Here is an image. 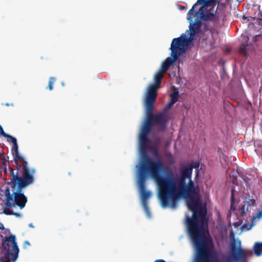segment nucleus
I'll return each instance as SVG.
<instances>
[{"mask_svg":"<svg viewBox=\"0 0 262 262\" xmlns=\"http://www.w3.org/2000/svg\"><path fill=\"white\" fill-rule=\"evenodd\" d=\"M14 157V162H19L21 163L24 164H28V162L25 160V159L19 155V152H16V154H13Z\"/></svg>","mask_w":262,"mask_h":262,"instance_id":"22","label":"nucleus"},{"mask_svg":"<svg viewBox=\"0 0 262 262\" xmlns=\"http://www.w3.org/2000/svg\"><path fill=\"white\" fill-rule=\"evenodd\" d=\"M56 81V78L53 77H51L49 78V81L48 83V89L50 91H52L53 89V85Z\"/></svg>","mask_w":262,"mask_h":262,"instance_id":"27","label":"nucleus"},{"mask_svg":"<svg viewBox=\"0 0 262 262\" xmlns=\"http://www.w3.org/2000/svg\"><path fill=\"white\" fill-rule=\"evenodd\" d=\"M34 181H21L19 183L17 184L14 187L11 188L13 192V206H17L20 209L25 207L28 199L24 194L23 189L33 184Z\"/></svg>","mask_w":262,"mask_h":262,"instance_id":"6","label":"nucleus"},{"mask_svg":"<svg viewBox=\"0 0 262 262\" xmlns=\"http://www.w3.org/2000/svg\"><path fill=\"white\" fill-rule=\"evenodd\" d=\"M0 229H1V230H4L5 229V227H4L3 223H2L1 222H0Z\"/></svg>","mask_w":262,"mask_h":262,"instance_id":"39","label":"nucleus"},{"mask_svg":"<svg viewBox=\"0 0 262 262\" xmlns=\"http://www.w3.org/2000/svg\"><path fill=\"white\" fill-rule=\"evenodd\" d=\"M188 208L192 212L191 217L186 215V225L188 234L195 248L196 256L193 262H221L212 254L214 247L212 241L205 235L204 224L206 212H204L199 202L198 194L188 195ZM233 238L230 244L231 254L227 256L224 262H247L246 250L241 247V242Z\"/></svg>","mask_w":262,"mask_h":262,"instance_id":"1","label":"nucleus"},{"mask_svg":"<svg viewBox=\"0 0 262 262\" xmlns=\"http://www.w3.org/2000/svg\"><path fill=\"white\" fill-rule=\"evenodd\" d=\"M30 246V244L28 241H25L23 244V248L24 249H27L29 246Z\"/></svg>","mask_w":262,"mask_h":262,"instance_id":"37","label":"nucleus"},{"mask_svg":"<svg viewBox=\"0 0 262 262\" xmlns=\"http://www.w3.org/2000/svg\"><path fill=\"white\" fill-rule=\"evenodd\" d=\"M9 169L10 171V181L8 182L7 184L10 186L11 188L14 187L17 184L19 183L21 181H24L22 176L17 171L14 172V169L11 167H9Z\"/></svg>","mask_w":262,"mask_h":262,"instance_id":"12","label":"nucleus"},{"mask_svg":"<svg viewBox=\"0 0 262 262\" xmlns=\"http://www.w3.org/2000/svg\"><path fill=\"white\" fill-rule=\"evenodd\" d=\"M147 150H150L155 157H158L159 156V151L157 147H151L147 145L146 151Z\"/></svg>","mask_w":262,"mask_h":262,"instance_id":"25","label":"nucleus"},{"mask_svg":"<svg viewBox=\"0 0 262 262\" xmlns=\"http://www.w3.org/2000/svg\"><path fill=\"white\" fill-rule=\"evenodd\" d=\"M3 137L8 138L7 141L8 142H11L13 143V139H15L14 137L11 136V135H8L6 134V136H4Z\"/></svg>","mask_w":262,"mask_h":262,"instance_id":"34","label":"nucleus"},{"mask_svg":"<svg viewBox=\"0 0 262 262\" xmlns=\"http://www.w3.org/2000/svg\"><path fill=\"white\" fill-rule=\"evenodd\" d=\"M230 178L231 179L232 183L236 185H238L237 176L236 175H229Z\"/></svg>","mask_w":262,"mask_h":262,"instance_id":"30","label":"nucleus"},{"mask_svg":"<svg viewBox=\"0 0 262 262\" xmlns=\"http://www.w3.org/2000/svg\"><path fill=\"white\" fill-rule=\"evenodd\" d=\"M5 194L6 196V206L8 207H12L13 206V204L11 202L12 201L13 193H11L9 187L6 188Z\"/></svg>","mask_w":262,"mask_h":262,"instance_id":"15","label":"nucleus"},{"mask_svg":"<svg viewBox=\"0 0 262 262\" xmlns=\"http://www.w3.org/2000/svg\"><path fill=\"white\" fill-rule=\"evenodd\" d=\"M247 45L248 44L246 45L245 43H243L239 47V51L244 56H246L247 55V53L246 52Z\"/></svg>","mask_w":262,"mask_h":262,"instance_id":"26","label":"nucleus"},{"mask_svg":"<svg viewBox=\"0 0 262 262\" xmlns=\"http://www.w3.org/2000/svg\"><path fill=\"white\" fill-rule=\"evenodd\" d=\"M255 19V17H252V20H254Z\"/></svg>","mask_w":262,"mask_h":262,"instance_id":"43","label":"nucleus"},{"mask_svg":"<svg viewBox=\"0 0 262 262\" xmlns=\"http://www.w3.org/2000/svg\"><path fill=\"white\" fill-rule=\"evenodd\" d=\"M218 4H214L211 7L205 9V10L202 11H196L194 14L199 18L200 20L203 21H210L213 25V27L207 28V30L212 31L214 29V26L219 24L220 20L219 14L217 12Z\"/></svg>","mask_w":262,"mask_h":262,"instance_id":"7","label":"nucleus"},{"mask_svg":"<svg viewBox=\"0 0 262 262\" xmlns=\"http://www.w3.org/2000/svg\"><path fill=\"white\" fill-rule=\"evenodd\" d=\"M12 154H16L18 152V145L17 143V140L16 139H13V148L12 149Z\"/></svg>","mask_w":262,"mask_h":262,"instance_id":"28","label":"nucleus"},{"mask_svg":"<svg viewBox=\"0 0 262 262\" xmlns=\"http://www.w3.org/2000/svg\"><path fill=\"white\" fill-rule=\"evenodd\" d=\"M11 207H8L6 206V208H5L3 213L7 215H14L16 217H20V214L17 212H15L13 210L10 209Z\"/></svg>","mask_w":262,"mask_h":262,"instance_id":"24","label":"nucleus"},{"mask_svg":"<svg viewBox=\"0 0 262 262\" xmlns=\"http://www.w3.org/2000/svg\"><path fill=\"white\" fill-rule=\"evenodd\" d=\"M243 179V181H244L245 184L246 185L247 187H250V185L249 184V179L246 177V176H244V175H239Z\"/></svg>","mask_w":262,"mask_h":262,"instance_id":"32","label":"nucleus"},{"mask_svg":"<svg viewBox=\"0 0 262 262\" xmlns=\"http://www.w3.org/2000/svg\"><path fill=\"white\" fill-rule=\"evenodd\" d=\"M146 111V118L144 122L153 124L154 125V120L155 115L153 113L154 106H145Z\"/></svg>","mask_w":262,"mask_h":262,"instance_id":"14","label":"nucleus"},{"mask_svg":"<svg viewBox=\"0 0 262 262\" xmlns=\"http://www.w3.org/2000/svg\"><path fill=\"white\" fill-rule=\"evenodd\" d=\"M243 18H244V19H247V17H246L245 16H244V17H243Z\"/></svg>","mask_w":262,"mask_h":262,"instance_id":"44","label":"nucleus"},{"mask_svg":"<svg viewBox=\"0 0 262 262\" xmlns=\"http://www.w3.org/2000/svg\"><path fill=\"white\" fill-rule=\"evenodd\" d=\"M163 74L164 73L160 71L157 72L154 76L155 83H152L150 85H154L156 88H159L162 79L163 77Z\"/></svg>","mask_w":262,"mask_h":262,"instance_id":"16","label":"nucleus"},{"mask_svg":"<svg viewBox=\"0 0 262 262\" xmlns=\"http://www.w3.org/2000/svg\"><path fill=\"white\" fill-rule=\"evenodd\" d=\"M247 253H250V254H252V251H250V250L247 251Z\"/></svg>","mask_w":262,"mask_h":262,"instance_id":"41","label":"nucleus"},{"mask_svg":"<svg viewBox=\"0 0 262 262\" xmlns=\"http://www.w3.org/2000/svg\"><path fill=\"white\" fill-rule=\"evenodd\" d=\"M179 92L177 90H175L173 92L170 94V101L176 103L179 99Z\"/></svg>","mask_w":262,"mask_h":262,"instance_id":"23","label":"nucleus"},{"mask_svg":"<svg viewBox=\"0 0 262 262\" xmlns=\"http://www.w3.org/2000/svg\"><path fill=\"white\" fill-rule=\"evenodd\" d=\"M29 226H30V227H33V226L32 224H29Z\"/></svg>","mask_w":262,"mask_h":262,"instance_id":"42","label":"nucleus"},{"mask_svg":"<svg viewBox=\"0 0 262 262\" xmlns=\"http://www.w3.org/2000/svg\"><path fill=\"white\" fill-rule=\"evenodd\" d=\"M2 246L3 256L1 258V262L14 261L19 253L15 235L11 234L9 236H5L2 242Z\"/></svg>","mask_w":262,"mask_h":262,"instance_id":"4","label":"nucleus"},{"mask_svg":"<svg viewBox=\"0 0 262 262\" xmlns=\"http://www.w3.org/2000/svg\"><path fill=\"white\" fill-rule=\"evenodd\" d=\"M234 191H235V189L234 188H232V190H231V204H233L234 202V200H235V198H234Z\"/></svg>","mask_w":262,"mask_h":262,"instance_id":"33","label":"nucleus"},{"mask_svg":"<svg viewBox=\"0 0 262 262\" xmlns=\"http://www.w3.org/2000/svg\"><path fill=\"white\" fill-rule=\"evenodd\" d=\"M6 105L7 106H9V105L8 103H6Z\"/></svg>","mask_w":262,"mask_h":262,"instance_id":"45","label":"nucleus"},{"mask_svg":"<svg viewBox=\"0 0 262 262\" xmlns=\"http://www.w3.org/2000/svg\"><path fill=\"white\" fill-rule=\"evenodd\" d=\"M220 0H206L203 5H202L198 11L205 10V9L213 6L214 4H219Z\"/></svg>","mask_w":262,"mask_h":262,"instance_id":"19","label":"nucleus"},{"mask_svg":"<svg viewBox=\"0 0 262 262\" xmlns=\"http://www.w3.org/2000/svg\"><path fill=\"white\" fill-rule=\"evenodd\" d=\"M14 162L16 170L22 176L24 179V181H34V175L35 171L34 168H30L28 164L21 163L22 165H20L18 161Z\"/></svg>","mask_w":262,"mask_h":262,"instance_id":"9","label":"nucleus"},{"mask_svg":"<svg viewBox=\"0 0 262 262\" xmlns=\"http://www.w3.org/2000/svg\"><path fill=\"white\" fill-rule=\"evenodd\" d=\"M157 165H154V167L151 165L150 162L140 163L138 168V184L140 191H141L142 199V203H147V200L151 195L150 191H146L145 182L147 178L150 176L156 182L159 188L158 196L161 201V206L165 208L168 206L170 207V204L164 205L160 195V187L158 184L159 179L161 177H165L160 175V172L163 171L164 165L163 163L158 160L157 161Z\"/></svg>","mask_w":262,"mask_h":262,"instance_id":"3","label":"nucleus"},{"mask_svg":"<svg viewBox=\"0 0 262 262\" xmlns=\"http://www.w3.org/2000/svg\"><path fill=\"white\" fill-rule=\"evenodd\" d=\"M200 164L198 162H192L190 164H189L188 166L184 167L182 168L180 172H184L186 171L190 172L191 175H192V170L193 168H198L199 167Z\"/></svg>","mask_w":262,"mask_h":262,"instance_id":"20","label":"nucleus"},{"mask_svg":"<svg viewBox=\"0 0 262 262\" xmlns=\"http://www.w3.org/2000/svg\"><path fill=\"white\" fill-rule=\"evenodd\" d=\"M193 15L191 16V19H189L190 21V26H189V29H190V36H193L195 34L198 33L201 29V22L200 21H196L194 23H192V16Z\"/></svg>","mask_w":262,"mask_h":262,"instance_id":"13","label":"nucleus"},{"mask_svg":"<svg viewBox=\"0 0 262 262\" xmlns=\"http://www.w3.org/2000/svg\"><path fill=\"white\" fill-rule=\"evenodd\" d=\"M251 203H252V205H254L255 203V201L254 200H250Z\"/></svg>","mask_w":262,"mask_h":262,"instance_id":"40","label":"nucleus"},{"mask_svg":"<svg viewBox=\"0 0 262 262\" xmlns=\"http://www.w3.org/2000/svg\"><path fill=\"white\" fill-rule=\"evenodd\" d=\"M174 103L170 101L166 106V107L162 110L165 114H168V111L169 110Z\"/></svg>","mask_w":262,"mask_h":262,"instance_id":"29","label":"nucleus"},{"mask_svg":"<svg viewBox=\"0 0 262 262\" xmlns=\"http://www.w3.org/2000/svg\"><path fill=\"white\" fill-rule=\"evenodd\" d=\"M255 255L260 256L262 254V243H256L253 247Z\"/></svg>","mask_w":262,"mask_h":262,"instance_id":"21","label":"nucleus"},{"mask_svg":"<svg viewBox=\"0 0 262 262\" xmlns=\"http://www.w3.org/2000/svg\"><path fill=\"white\" fill-rule=\"evenodd\" d=\"M189 38L184 34L179 37L173 39L170 49L171 51V56L173 61H176L180 54L185 51V46Z\"/></svg>","mask_w":262,"mask_h":262,"instance_id":"8","label":"nucleus"},{"mask_svg":"<svg viewBox=\"0 0 262 262\" xmlns=\"http://www.w3.org/2000/svg\"><path fill=\"white\" fill-rule=\"evenodd\" d=\"M153 126V124L144 122L140 129L139 136V143L141 155V163L150 162L151 164V166L154 167V165L157 164V163H156L157 161H153L147 154H146L147 144L150 142L148 138V135L151 132Z\"/></svg>","mask_w":262,"mask_h":262,"instance_id":"5","label":"nucleus"},{"mask_svg":"<svg viewBox=\"0 0 262 262\" xmlns=\"http://www.w3.org/2000/svg\"><path fill=\"white\" fill-rule=\"evenodd\" d=\"M176 61H173V59L172 58V59H170L169 58H167L162 64L160 71L164 73L166 72L171 66V64L175 62Z\"/></svg>","mask_w":262,"mask_h":262,"instance_id":"17","label":"nucleus"},{"mask_svg":"<svg viewBox=\"0 0 262 262\" xmlns=\"http://www.w3.org/2000/svg\"><path fill=\"white\" fill-rule=\"evenodd\" d=\"M0 135L2 136H5V135L6 136V133H5V132L4 131V130L1 125H0Z\"/></svg>","mask_w":262,"mask_h":262,"instance_id":"38","label":"nucleus"},{"mask_svg":"<svg viewBox=\"0 0 262 262\" xmlns=\"http://www.w3.org/2000/svg\"><path fill=\"white\" fill-rule=\"evenodd\" d=\"M206 0H198L197 1V2L193 5L192 8L190 10H189V11H188V13L187 14V18L188 20L191 19V16L194 15V13H195V10H194V8L199 5H202V6L205 3V2H206Z\"/></svg>","mask_w":262,"mask_h":262,"instance_id":"18","label":"nucleus"},{"mask_svg":"<svg viewBox=\"0 0 262 262\" xmlns=\"http://www.w3.org/2000/svg\"><path fill=\"white\" fill-rule=\"evenodd\" d=\"M142 205L145 212L148 215H149L150 212L147 206V203H142Z\"/></svg>","mask_w":262,"mask_h":262,"instance_id":"31","label":"nucleus"},{"mask_svg":"<svg viewBox=\"0 0 262 262\" xmlns=\"http://www.w3.org/2000/svg\"><path fill=\"white\" fill-rule=\"evenodd\" d=\"M168 121V114L162 111L155 115L154 123V125H157L159 126L160 130L164 131L166 128Z\"/></svg>","mask_w":262,"mask_h":262,"instance_id":"11","label":"nucleus"},{"mask_svg":"<svg viewBox=\"0 0 262 262\" xmlns=\"http://www.w3.org/2000/svg\"><path fill=\"white\" fill-rule=\"evenodd\" d=\"M165 177L159 178L160 195L164 205L170 204L172 209L177 208L178 202L181 198H187L191 194H198L200 190L194 186L192 175L187 171L175 176L171 169L164 166Z\"/></svg>","mask_w":262,"mask_h":262,"instance_id":"2","label":"nucleus"},{"mask_svg":"<svg viewBox=\"0 0 262 262\" xmlns=\"http://www.w3.org/2000/svg\"><path fill=\"white\" fill-rule=\"evenodd\" d=\"M262 217V211H259L255 216H253V219L254 220L256 218L259 219Z\"/></svg>","mask_w":262,"mask_h":262,"instance_id":"35","label":"nucleus"},{"mask_svg":"<svg viewBox=\"0 0 262 262\" xmlns=\"http://www.w3.org/2000/svg\"><path fill=\"white\" fill-rule=\"evenodd\" d=\"M158 89L154 85H149L145 98V106H154Z\"/></svg>","mask_w":262,"mask_h":262,"instance_id":"10","label":"nucleus"},{"mask_svg":"<svg viewBox=\"0 0 262 262\" xmlns=\"http://www.w3.org/2000/svg\"><path fill=\"white\" fill-rule=\"evenodd\" d=\"M258 9H259V12L258 14L257 20H258L259 22H260L261 20H262V12L260 10V6H259V7H258Z\"/></svg>","mask_w":262,"mask_h":262,"instance_id":"36","label":"nucleus"}]
</instances>
